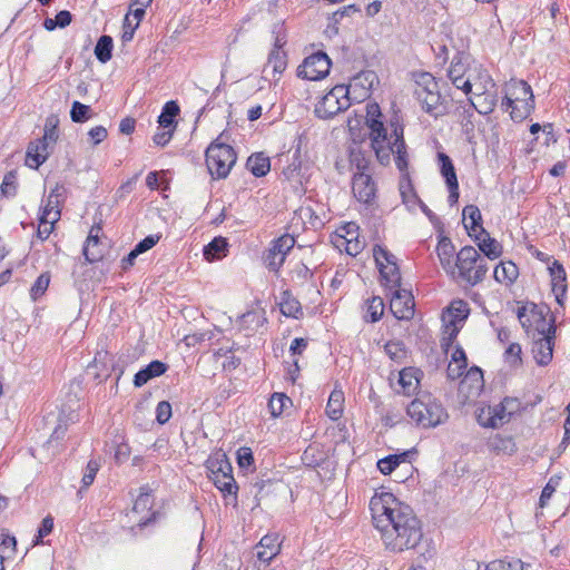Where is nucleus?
I'll use <instances>...</instances> for the list:
<instances>
[{
  "label": "nucleus",
  "mask_w": 570,
  "mask_h": 570,
  "mask_svg": "<svg viewBox=\"0 0 570 570\" xmlns=\"http://www.w3.org/2000/svg\"><path fill=\"white\" fill-rule=\"evenodd\" d=\"M70 117L73 122H85L92 117L90 106L73 101L70 110Z\"/></svg>",
  "instance_id": "603ef678"
},
{
  "label": "nucleus",
  "mask_w": 570,
  "mask_h": 570,
  "mask_svg": "<svg viewBox=\"0 0 570 570\" xmlns=\"http://www.w3.org/2000/svg\"><path fill=\"white\" fill-rule=\"evenodd\" d=\"M463 224L464 227L470 235L479 234L481 232L482 226V215L478 206L475 205H466L462 210Z\"/></svg>",
  "instance_id": "5701e85b"
},
{
  "label": "nucleus",
  "mask_w": 570,
  "mask_h": 570,
  "mask_svg": "<svg viewBox=\"0 0 570 570\" xmlns=\"http://www.w3.org/2000/svg\"><path fill=\"white\" fill-rule=\"evenodd\" d=\"M212 481L214 482L215 487L224 494L236 493L237 485L232 475V472L212 475Z\"/></svg>",
  "instance_id": "a19ab883"
},
{
  "label": "nucleus",
  "mask_w": 570,
  "mask_h": 570,
  "mask_svg": "<svg viewBox=\"0 0 570 570\" xmlns=\"http://www.w3.org/2000/svg\"><path fill=\"white\" fill-rule=\"evenodd\" d=\"M286 53L282 50H273L268 57V66L273 68L275 72L282 73L286 68Z\"/></svg>",
  "instance_id": "052dcab7"
},
{
  "label": "nucleus",
  "mask_w": 570,
  "mask_h": 570,
  "mask_svg": "<svg viewBox=\"0 0 570 570\" xmlns=\"http://www.w3.org/2000/svg\"><path fill=\"white\" fill-rule=\"evenodd\" d=\"M414 81H415V90L414 92H420L422 95L424 94H432L435 90H439V83L435 79V77L426 71H421L414 73Z\"/></svg>",
  "instance_id": "c756f323"
},
{
  "label": "nucleus",
  "mask_w": 570,
  "mask_h": 570,
  "mask_svg": "<svg viewBox=\"0 0 570 570\" xmlns=\"http://www.w3.org/2000/svg\"><path fill=\"white\" fill-rule=\"evenodd\" d=\"M246 167L255 177H263L271 169L269 157L265 156L263 153L253 154L248 157Z\"/></svg>",
  "instance_id": "cd10ccee"
},
{
  "label": "nucleus",
  "mask_w": 570,
  "mask_h": 570,
  "mask_svg": "<svg viewBox=\"0 0 570 570\" xmlns=\"http://www.w3.org/2000/svg\"><path fill=\"white\" fill-rule=\"evenodd\" d=\"M384 313V302L380 296H373L367 299V311L364 315V320L370 323H375L381 320Z\"/></svg>",
  "instance_id": "79ce46f5"
},
{
  "label": "nucleus",
  "mask_w": 570,
  "mask_h": 570,
  "mask_svg": "<svg viewBox=\"0 0 570 570\" xmlns=\"http://www.w3.org/2000/svg\"><path fill=\"white\" fill-rule=\"evenodd\" d=\"M50 283V276L47 273L41 274L36 279L35 284L31 287V296L33 299H37L41 296L48 288Z\"/></svg>",
  "instance_id": "69168bd1"
},
{
  "label": "nucleus",
  "mask_w": 570,
  "mask_h": 570,
  "mask_svg": "<svg viewBox=\"0 0 570 570\" xmlns=\"http://www.w3.org/2000/svg\"><path fill=\"white\" fill-rule=\"evenodd\" d=\"M321 51H316L306 57L297 68V77L304 80L318 81L321 80Z\"/></svg>",
  "instance_id": "2eb2a0df"
},
{
  "label": "nucleus",
  "mask_w": 570,
  "mask_h": 570,
  "mask_svg": "<svg viewBox=\"0 0 570 570\" xmlns=\"http://www.w3.org/2000/svg\"><path fill=\"white\" fill-rule=\"evenodd\" d=\"M58 120L55 117H49L46 120L45 125V134L43 139L49 141L50 144H55L58 139V129H57Z\"/></svg>",
  "instance_id": "338daca9"
},
{
  "label": "nucleus",
  "mask_w": 570,
  "mask_h": 570,
  "mask_svg": "<svg viewBox=\"0 0 570 570\" xmlns=\"http://www.w3.org/2000/svg\"><path fill=\"white\" fill-rule=\"evenodd\" d=\"M394 288L390 309L397 320L409 321L414 316V298L410 292L399 287Z\"/></svg>",
  "instance_id": "0eeeda50"
},
{
  "label": "nucleus",
  "mask_w": 570,
  "mask_h": 570,
  "mask_svg": "<svg viewBox=\"0 0 570 570\" xmlns=\"http://www.w3.org/2000/svg\"><path fill=\"white\" fill-rule=\"evenodd\" d=\"M510 403H517V399L507 396L499 404L494 406H488L487 414H491V416H493V421L497 423V429L502 426L505 422L510 421L511 416L513 415V406H511L510 411L508 412Z\"/></svg>",
  "instance_id": "412c9836"
},
{
  "label": "nucleus",
  "mask_w": 570,
  "mask_h": 570,
  "mask_svg": "<svg viewBox=\"0 0 570 570\" xmlns=\"http://www.w3.org/2000/svg\"><path fill=\"white\" fill-rule=\"evenodd\" d=\"M386 264L387 265H384V267L379 269L383 284L390 288L400 287L401 273L396 263V257L392 253L386 257Z\"/></svg>",
  "instance_id": "aec40b11"
},
{
  "label": "nucleus",
  "mask_w": 570,
  "mask_h": 570,
  "mask_svg": "<svg viewBox=\"0 0 570 570\" xmlns=\"http://www.w3.org/2000/svg\"><path fill=\"white\" fill-rule=\"evenodd\" d=\"M17 541L13 535L2 532L0 535V554H6L9 559L16 553Z\"/></svg>",
  "instance_id": "13d9d810"
},
{
  "label": "nucleus",
  "mask_w": 570,
  "mask_h": 570,
  "mask_svg": "<svg viewBox=\"0 0 570 570\" xmlns=\"http://www.w3.org/2000/svg\"><path fill=\"white\" fill-rule=\"evenodd\" d=\"M373 523L385 547L393 552L416 550L423 538L422 523L413 509L392 493L383 492L370 502Z\"/></svg>",
  "instance_id": "f257e3e1"
},
{
  "label": "nucleus",
  "mask_w": 570,
  "mask_h": 570,
  "mask_svg": "<svg viewBox=\"0 0 570 570\" xmlns=\"http://www.w3.org/2000/svg\"><path fill=\"white\" fill-rule=\"evenodd\" d=\"M257 558L263 562H269L281 550L278 534L269 533L264 535L257 546Z\"/></svg>",
  "instance_id": "a211bd4d"
},
{
  "label": "nucleus",
  "mask_w": 570,
  "mask_h": 570,
  "mask_svg": "<svg viewBox=\"0 0 570 570\" xmlns=\"http://www.w3.org/2000/svg\"><path fill=\"white\" fill-rule=\"evenodd\" d=\"M367 125L371 129L372 146H375V144H383L387 140V132L381 119L367 118Z\"/></svg>",
  "instance_id": "a18cd8bd"
},
{
  "label": "nucleus",
  "mask_w": 570,
  "mask_h": 570,
  "mask_svg": "<svg viewBox=\"0 0 570 570\" xmlns=\"http://www.w3.org/2000/svg\"><path fill=\"white\" fill-rule=\"evenodd\" d=\"M59 217H60V210H56L53 213L52 217H50L49 210L41 213V216L39 218V226H38V230H37V236L41 240H45L49 237V235L51 234V232L53 229V224L59 219Z\"/></svg>",
  "instance_id": "58836bf2"
},
{
  "label": "nucleus",
  "mask_w": 570,
  "mask_h": 570,
  "mask_svg": "<svg viewBox=\"0 0 570 570\" xmlns=\"http://www.w3.org/2000/svg\"><path fill=\"white\" fill-rule=\"evenodd\" d=\"M406 414L423 429L436 428L449 419L446 409L429 392L416 393L415 399L406 407Z\"/></svg>",
  "instance_id": "f03ea898"
},
{
  "label": "nucleus",
  "mask_w": 570,
  "mask_h": 570,
  "mask_svg": "<svg viewBox=\"0 0 570 570\" xmlns=\"http://www.w3.org/2000/svg\"><path fill=\"white\" fill-rule=\"evenodd\" d=\"M421 376H423V372L416 367H405L400 371L399 384L402 389L401 392L404 395L414 393L420 385Z\"/></svg>",
  "instance_id": "6ab92c4d"
},
{
  "label": "nucleus",
  "mask_w": 570,
  "mask_h": 570,
  "mask_svg": "<svg viewBox=\"0 0 570 570\" xmlns=\"http://www.w3.org/2000/svg\"><path fill=\"white\" fill-rule=\"evenodd\" d=\"M140 491L141 492L138 495V498L136 499L134 507H132V512L137 513V514L144 513V512H149V510L151 509V505H153L151 495L146 490V488H141Z\"/></svg>",
  "instance_id": "6e6d98bb"
},
{
  "label": "nucleus",
  "mask_w": 570,
  "mask_h": 570,
  "mask_svg": "<svg viewBox=\"0 0 570 570\" xmlns=\"http://www.w3.org/2000/svg\"><path fill=\"white\" fill-rule=\"evenodd\" d=\"M414 96L421 104L422 109L435 119L449 112L448 104L442 98L440 89L424 95L414 92Z\"/></svg>",
  "instance_id": "9d476101"
},
{
  "label": "nucleus",
  "mask_w": 570,
  "mask_h": 570,
  "mask_svg": "<svg viewBox=\"0 0 570 570\" xmlns=\"http://www.w3.org/2000/svg\"><path fill=\"white\" fill-rule=\"evenodd\" d=\"M556 316L551 315L547 327L538 328L540 337L533 341L532 354L538 365L547 366L553 357L556 340Z\"/></svg>",
  "instance_id": "20e7f679"
},
{
  "label": "nucleus",
  "mask_w": 570,
  "mask_h": 570,
  "mask_svg": "<svg viewBox=\"0 0 570 570\" xmlns=\"http://www.w3.org/2000/svg\"><path fill=\"white\" fill-rule=\"evenodd\" d=\"M448 312L449 320H455V323H461L469 316V304L463 299L453 301L448 307Z\"/></svg>",
  "instance_id": "de8ad7c7"
},
{
  "label": "nucleus",
  "mask_w": 570,
  "mask_h": 570,
  "mask_svg": "<svg viewBox=\"0 0 570 570\" xmlns=\"http://www.w3.org/2000/svg\"><path fill=\"white\" fill-rule=\"evenodd\" d=\"M281 313L287 317L297 318L301 314V304L289 291H283L279 298Z\"/></svg>",
  "instance_id": "2f4dec72"
},
{
  "label": "nucleus",
  "mask_w": 570,
  "mask_h": 570,
  "mask_svg": "<svg viewBox=\"0 0 570 570\" xmlns=\"http://www.w3.org/2000/svg\"><path fill=\"white\" fill-rule=\"evenodd\" d=\"M487 272H488L487 261H485V258H483L480 255V258L478 259V263L475 265V271H474L472 277L468 278V284L471 286H475L476 284L481 283L484 279Z\"/></svg>",
  "instance_id": "0e129e2a"
},
{
  "label": "nucleus",
  "mask_w": 570,
  "mask_h": 570,
  "mask_svg": "<svg viewBox=\"0 0 570 570\" xmlns=\"http://www.w3.org/2000/svg\"><path fill=\"white\" fill-rule=\"evenodd\" d=\"M380 80L375 71L373 70H362L356 76L353 77L348 89L353 88L354 91L357 89L361 90L358 96L361 98H366L371 95V91L375 85H379Z\"/></svg>",
  "instance_id": "4468645a"
},
{
  "label": "nucleus",
  "mask_w": 570,
  "mask_h": 570,
  "mask_svg": "<svg viewBox=\"0 0 570 570\" xmlns=\"http://www.w3.org/2000/svg\"><path fill=\"white\" fill-rule=\"evenodd\" d=\"M399 189L405 204H416L420 200L414 186L412 184L411 177L409 173H402L399 184Z\"/></svg>",
  "instance_id": "4c0bfd02"
},
{
  "label": "nucleus",
  "mask_w": 570,
  "mask_h": 570,
  "mask_svg": "<svg viewBox=\"0 0 570 570\" xmlns=\"http://www.w3.org/2000/svg\"><path fill=\"white\" fill-rule=\"evenodd\" d=\"M548 269L551 277L552 289L561 288L560 296H562V294H567V273L563 265L559 261L554 259Z\"/></svg>",
  "instance_id": "c85d7f7f"
},
{
  "label": "nucleus",
  "mask_w": 570,
  "mask_h": 570,
  "mask_svg": "<svg viewBox=\"0 0 570 570\" xmlns=\"http://www.w3.org/2000/svg\"><path fill=\"white\" fill-rule=\"evenodd\" d=\"M485 570H523V562L520 559L509 562L494 560L485 567Z\"/></svg>",
  "instance_id": "680f3d73"
},
{
  "label": "nucleus",
  "mask_w": 570,
  "mask_h": 570,
  "mask_svg": "<svg viewBox=\"0 0 570 570\" xmlns=\"http://www.w3.org/2000/svg\"><path fill=\"white\" fill-rule=\"evenodd\" d=\"M455 247L452 243V240L448 236H440L438 246H436V254L440 259V263L442 267L445 269V272L450 274H454V256Z\"/></svg>",
  "instance_id": "f3484780"
},
{
  "label": "nucleus",
  "mask_w": 570,
  "mask_h": 570,
  "mask_svg": "<svg viewBox=\"0 0 570 570\" xmlns=\"http://www.w3.org/2000/svg\"><path fill=\"white\" fill-rule=\"evenodd\" d=\"M287 403H291V400L285 394H273L268 402V409L271 411V414L273 416H279L283 413L284 409L286 407Z\"/></svg>",
  "instance_id": "5fc2aeb1"
},
{
  "label": "nucleus",
  "mask_w": 570,
  "mask_h": 570,
  "mask_svg": "<svg viewBox=\"0 0 570 570\" xmlns=\"http://www.w3.org/2000/svg\"><path fill=\"white\" fill-rule=\"evenodd\" d=\"M344 403H345L344 392L341 389L335 387L331 392L328 400H327V404H326V409H325L326 415L333 421L338 420L343 414Z\"/></svg>",
  "instance_id": "b1692460"
},
{
  "label": "nucleus",
  "mask_w": 570,
  "mask_h": 570,
  "mask_svg": "<svg viewBox=\"0 0 570 570\" xmlns=\"http://www.w3.org/2000/svg\"><path fill=\"white\" fill-rule=\"evenodd\" d=\"M490 446L494 451H498V452L502 451V452H505L509 454H513L517 451L515 443L513 442V439L511 436L495 435L491 440Z\"/></svg>",
  "instance_id": "864d4df0"
},
{
  "label": "nucleus",
  "mask_w": 570,
  "mask_h": 570,
  "mask_svg": "<svg viewBox=\"0 0 570 570\" xmlns=\"http://www.w3.org/2000/svg\"><path fill=\"white\" fill-rule=\"evenodd\" d=\"M265 321L263 314L257 311H248L240 316V325L245 327H259Z\"/></svg>",
  "instance_id": "bf43d9fd"
},
{
  "label": "nucleus",
  "mask_w": 570,
  "mask_h": 570,
  "mask_svg": "<svg viewBox=\"0 0 570 570\" xmlns=\"http://www.w3.org/2000/svg\"><path fill=\"white\" fill-rule=\"evenodd\" d=\"M360 9L355 4L344 6L343 8L336 10L328 17V23L324 32L328 38H332L338 33V23L343 21L344 17H350L355 12H358Z\"/></svg>",
  "instance_id": "393cba45"
},
{
  "label": "nucleus",
  "mask_w": 570,
  "mask_h": 570,
  "mask_svg": "<svg viewBox=\"0 0 570 570\" xmlns=\"http://www.w3.org/2000/svg\"><path fill=\"white\" fill-rule=\"evenodd\" d=\"M227 246L228 244L224 237H215L204 247V257L208 262L219 259L226 256Z\"/></svg>",
  "instance_id": "72a5a7b5"
},
{
  "label": "nucleus",
  "mask_w": 570,
  "mask_h": 570,
  "mask_svg": "<svg viewBox=\"0 0 570 570\" xmlns=\"http://www.w3.org/2000/svg\"><path fill=\"white\" fill-rule=\"evenodd\" d=\"M302 461L306 466L317 468L321 465V449L320 445L314 442L309 444L302 455Z\"/></svg>",
  "instance_id": "09e8293b"
},
{
  "label": "nucleus",
  "mask_w": 570,
  "mask_h": 570,
  "mask_svg": "<svg viewBox=\"0 0 570 570\" xmlns=\"http://www.w3.org/2000/svg\"><path fill=\"white\" fill-rule=\"evenodd\" d=\"M470 237L489 259L493 261L502 255V245L495 238H492L484 228H481L479 234L470 233Z\"/></svg>",
  "instance_id": "f8f14e48"
},
{
  "label": "nucleus",
  "mask_w": 570,
  "mask_h": 570,
  "mask_svg": "<svg viewBox=\"0 0 570 570\" xmlns=\"http://www.w3.org/2000/svg\"><path fill=\"white\" fill-rule=\"evenodd\" d=\"M479 258L480 254L473 246H464L456 254L454 269L458 268L459 276L466 283L472 277Z\"/></svg>",
  "instance_id": "1a4fd4ad"
},
{
  "label": "nucleus",
  "mask_w": 570,
  "mask_h": 570,
  "mask_svg": "<svg viewBox=\"0 0 570 570\" xmlns=\"http://www.w3.org/2000/svg\"><path fill=\"white\" fill-rule=\"evenodd\" d=\"M494 87L495 85L492 82V89H485L481 94H476L475 102L472 99H469V102H471L474 110H476L480 115H489L494 110L498 104V94Z\"/></svg>",
  "instance_id": "dca6fc26"
},
{
  "label": "nucleus",
  "mask_w": 570,
  "mask_h": 570,
  "mask_svg": "<svg viewBox=\"0 0 570 570\" xmlns=\"http://www.w3.org/2000/svg\"><path fill=\"white\" fill-rule=\"evenodd\" d=\"M179 106L177 105L176 101L174 100H170V101H167L163 109H161V112L158 117V124H159V127L166 129V128H174L176 127V117L179 115Z\"/></svg>",
  "instance_id": "473e14b6"
},
{
  "label": "nucleus",
  "mask_w": 570,
  "mask_h": 570,
  "mask_svg": "<svg viewBox=\"0 0 570 570\" xmlns=\"http://www.w3.org/2000/svg\"><path fill=\"white\" fill-rule=\"evenodd\" d=\"M392 145V154L394 155V160L400 173H409V154L405 141H401L400 144H391Z\"/></svg>",
  "instance_id": "37998d69"
},
{
  "label": "nucleus",
  "mask_w": 570,
  "mask_h": 570,
  "mask_svg": "<svg viewBox=\"0 0 570 570\" xmlns=\"http://www.w3.org/2000/svg\"><path fill=\"white\" fill-rule=\"evenodd\" d=\"M50 142L43 138L31 141L27 149L26 164L30 168L37 169L50 155Z\"/></svg>",
  "instance_id": "ddd939ff"
},
{
  "label": "nucleus",
  "mask_w": 570,
  "mask_h": 570,
  "mask_svg": "<svg viewBox=\"0 0 570 570\" xmlns=\"http://www.w3.org/2000/svg\"><path fill=\"white\" fill-rule=\"evenodd\" d=\"M534 99L531 86L524 80H511L505 85V95L501 106H511L515 101Z\"/></svg>",
  "instance_id": "9b49d317"
},
{
  "label": "nucleus",
  "mask_w": 570,
  "mask_h": 570,
  "mask_svg": "<svg viewBox=\"0 0 570 570\" xmlns=\"http://www.w3.org/2000/svg\"><path fill=\"white\" fill-rule=\"evenodd\" d=\"M206 469L210 480L212 475L233 471L232 464L227 460L226 454L222 452H217L207 459Z\"/></svg>",
  "instance_id": "bb28decb"
},
{
  "label": "nucleus",
  "mask_w": 570,
  "mask_h": 570,
  "mask_svg": "<svg viewBox=\"0 0 570 570\" xmlns=\"http://www.w3.org/2000/svg\"><path fill=\"white\" fill-rule=\"evenodd\" d=\"M350 106L348 87L337 85L326 95H323V119L333 118L337 114L346 110Z\"/></svg>",
  "instance_id": "39448f33"
},
{
  "label": "nucleus",
  "mask_w": 570,
  "mask_h": 570,
  "mask_svg": "<svg viewBox=\"0 0 570 570\" xmlns=\"http://www.w3.org/2000/svg\"><path fill=\"white\" fill-rule=\"evenodd\" d=\"M352 190L358 202L372 204L376 196V185L367 173H354Z\"/></svg>",
  "instance_id": "6e6552de"
},
{
  "label": "nucleus",
  "mask_w": 570,
  "mask_h": 570,
  "mask_svg": "<svg viewBox=\"0 0 570 570\" xmlns=\"http://www.w3.org/2000/svg\"><path fill=\"white\" fill-rule=\"evenodd\" d=\"M83 256L88 263H96L100 261L104 256L102 249L100 247L98 235H94L92 230L90 232L86 245L83 246Z\"/></svg>",
  "instance_id": "f704fd0d"
},
{
  "label": "nucleus",
  "mask_w": 570,
  "mask_h": 570,
  "mask_svg": "<svg viewBox=\"0 0 570 570\" xmlns=\"http://www.w3.org/2000/svg\"><path fill=\"white\" fill-rule=\"evenodd\" d=\"M399 465V456L395 454L386 455L377 461V469L384 475L391 474Z\"/></svg>",
  "instance_id": "e2e57ef3"
},
{
  "label": "nucleus",
  "mask_w": 570,
  "mask_h": 570,
  "mask_svg": "<svg viewBox=\"0 0 570 570\" xmlns=\"http://www.w3.org/2000/svg\"><path fill=\"white\" fill-rule=\"evenodd\" d=\"M168 366L161 361H153L146 367L141 368L135 374L134 385L136 387H141L149 380L160 376L167 371Z\"/></svg>",
  "instance_id": "4be33fe9"
},
{
  "label": "nucleus",
  "mask_w": 570,
  "mask_h": 570,
  "mask_svg": "<svg viewBox=\"0 0 570 570\" xmlns=\"http://www.w3.org/2000/svg\"><path fill=\"white\" fill-rule=\"evenodd\" d=\"M470 56L465 52L458 51L451 61V66L448 70L449 79L458 77H464L468 71Z\"/></svg>",
  "instance_id": "c9c22d12"
},
{
  "label": "nucleus",
  "mask_w": 570,
  "mask_h": 570,
  "mask_svg": "<svg viewBox=\"0 0 570 570\" xmlns=\"http://www.w3.org/2000/svg\"><path fill=\"white\" fill-rule=\"evenodd\" d=\"M436 157H438V163H439V167H440V173H441L442 177L444 178L445 184L456 183L458 181L456 171H455V167H454L453 161L450 158V156L443 151H439Z\"/></svg>",
  "instance_id": "e433bc0d"
},
{
  "label": "nucleus",
  "mask_w": 570,
  "mask_h": 570,
  "mask_svg": "<svg viewBox=\"0 0 570 570\" xmlns=\"http://www.w3.org/2000/svg\"><path fill=\"white\" fill-rule=\"evenodd\" d=\"M350 163L352 167H355V173H366L370 166V161L365 157V154L360 149H351Z\"/></svg>",
  "instance_id": "4d7b16f0"
},
{
  "label": "nucleus",
  "mask_w": 570,
  "mask_h": 570,
  "mask_svg": "<svg viewBox=\"0 0 570 570\" xmlns=\"http://www.w3.org/2000/svg\"><path fill=\"white\" fill-rule=\"evenodd\" d=\"M317 146V128H308L299 135L297 149L305 150L314 149Z\"/></svg>",
  "instance_id": "8fccbe9b"
},
{
  "label": "nucleus",
  "mask_w": 570,
  "mask_h": 570,
  "mask_svg": "<svg viewBox=\"0 0 570 570\" xmlns=\"http://www.w3.org/2000/svg\"><path fill=\"white\" fill-rule=\"evenodd\" d=\"M384 350L392 361L401 362L406 357L405 344L402 341H389Z\"/></svg>",
  "instance_id": "3c124183"
},
{
  "label": "nucleus",
  "mask_w": 570,
  "mask_h": 570,
  "mask_svg": "<svg viewBox=\"0 0 570 570\" xmlns=\"http://www.w3.org/2000/svg\"><path fill=\"white\" fill-rule=\"evenodd\" d=\"M443 322L444 336L441 341V347L444 350V352H448L460 332V326L458 325L459 323H455V320L446 321L445 317H443Z\"/></svg>",
  "instance_id": "49530a36"
},
{
  "label": "nucleus",
  "mask_w": 570,
  "mask_h": 570,
  "mask_svg": "<svg viewBox=\"0 0 570 570\" xmlns=\"http://www.w3.org/2000/svg\"><path fill=\"white\" fill-rule=\"evenodd\" d=\"M114 48L112 38L110 36H101L97 45L95 47V56L96 58L102 62L106 63L111 59V52Z\"/></svg>",
  "instance_id": "ea45409f"
},
{
  "label": "nucleus",
  "mask_w": 570,
  "mask_h": 570,
  "mask_svg": "<svg viewBox=\"0 0 570 570\" xmlns=\"http://www.w3.org/2000/svg\"><path fill=\"white\" fill-rule=\"evenodd\" d=\"M521 353L520 344L511 343L504 352V360L512 365L521 364Z\"/></svg>",
  "instance_id": "774afa93"
},
{
  "label": "nucleus",
  "mask_w": 570,
  "mask_h": 570,
  "mask_svg": "<svg viewBox=\"0 0 570 570\" xmlns=\"http://www.w3.org/2000/svg\"><path fill=\"white\" fill-rule=\"evenodd\" d=\"M235 150L226 144L213 142L206 150V165L212 176L225 178L236 163Z\"/></svg>",
  "instance_id": "7ed1b4c3"
},
{
  "label": "nucleus",
  "mask_w": 570,
  "mask_h": 570,
  "mask_svg": "<svg viewBox=\"0 0 570 570\" xmlns=\"http://www.w3.org/2000/svg\"><path fill=\"white\" fill-rule=\"evenodd\" d=\"M518 276L519 268L511 261L501 262L499 265L495 266L493 272L494 279L499 283H504L507 285H511L512 283H514Z\"/></svg>",
  "instance_id": "a878e982"
},
{
  "label": "nucleus",
  "mask_w": 570,
  "mask_h": 570,
  "mask_svg": "<svg viewBox=\"0 0 570 570\" xmlns=\"http://www.w3.org/2000/svg\"><path fill=\"white\" fill-rule=\"evenodd\" d=\"M505 111H510V117L515 122H521L528 118L534 109V99L530 101H515L511 106H502Z\"/></svg>",
  "instance_id": "7c9ffc66"
},
{
  "label": "nucleus",
  "mask_w": 570,
  "mask_h": 570,
  "mask_svg": "<svg viewBox=\"0 0 570 570\" xmlns=\"http://www.w3.org/2000/svg\"><path fill=\"white\" fill-rule=\"evenodd\" d=\"M346 500V493L335 492L333 501L328 502L327 508L325 509L330 519H338L343 514Z\"/></svg>",
  "instance_id": "c03bdc74"
},
{
  "label": "nucleus",
  "mask_w": 570,
  "mask_h": 570,
  "mask_svg": "<svg viewBox=\"0 0 570 570\" xmlns=\"http://www.w3.org/2000/svg\"><path fill=\"white\" fill-rule=\"evenodd\" d=\"M294 245L295 238L288 234L273 240L264 256V262L267 268L273 272H278L285 262L287 253L294 247Z\"/></svg>",
  "instance_id": "423d86ee"
}]
</instances>
